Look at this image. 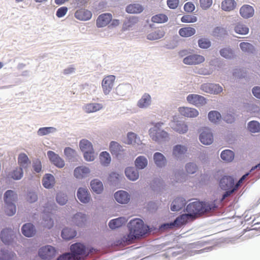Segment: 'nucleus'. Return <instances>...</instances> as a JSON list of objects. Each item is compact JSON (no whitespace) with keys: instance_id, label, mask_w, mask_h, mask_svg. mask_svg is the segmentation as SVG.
<instances>
[{"instance_id":"9d476101","label":"nucleus","mask_w":260,"mask_h":260,"mask_svg":"<svg viewBox=\"0 0 260 260\" xmlns=\"http://www.w3.org/2000/svg\"><path fill=\"white\" fill-rule=\"evenodd\" d=\"M187 102L197 107H200L206 103V99L200 95L190 94L186 98Z\"/></svg>"},{"instance_id":"dca6fc26","label":"nucleus","mask_w":260,"mask_h":260,"mask_svg":"<svg viewBox=\"0 0 260 260\" xmlns=\"http://www.w3.org/2000/svg\"><path fill=\"white\" fill-rule=\"evenodd\" d=\"M114 198L118 203L125 204L129 201L130 195L126 191L121 190L114 193Z\"/></svg>"},{"instance_id":"ea45409f","label":"nucleus","mask_w":260,"mask_h":260,"mask_svg":"<svg viewBox=\"0 0 260 260\" xmlns=\"http://www.w3.org/2000/svg\"><path fill=\"white\" fill-rule=\"evenodd\" d=\"M18 161L20 165V167L23 169H26L28 165L30 164L27 156L24 153H20L18 158Z\"/></svg>"},{"instance_id":"20e7f679","label":"nucleus","mask_w":260,"mask_h":260,"mask_svg":"<svg viewBox=\"0 0 260 260\" xmlns=\"http://www.w3.org/2000/svg\"><path fill=\"white\" fill-rule=\"evenodd\" d=\"M163 125L164 123L162 122L156 123L154 126L150 128L149 131L151 139L158 143L167 140L169 137L168 133L160 128Z\"/></svg>"},{"instance_id":"e433bc0d","label":"nucleus","mask_w":260,"mask_h":260,"mask_svg":"<svg viewBox=\"0 0 260 260\" xmlns=\"http://www.w3.org/2000/svg\"><path fill=\"white\" fill-rule=\"evenodd\" d=\"M196 30L194 28L190 27H186L181 28L179 30V34L180 36L184 38H188L194 35Z\"/></svg>"},{"instance_id":"680f3d73","label":"nucleus","mask_w":260,"mask_h":260,"mask_svg":"<svg viewBox=\"0 0 260 260\" xmlns=\"http://www.w3.org/2000/svg\"><path fill=\"white\" fill-rule=\"evenodd\" d=\"M168 18L167 15L163 14H159L153 16L151 18V21L154 23H161L167 22Z\"/></svg>"},{"instance_id":"49530a36","label":"nucleus","mask_w":260,"mask_h":260,"mask_svg":"<svg viewBox=\"0 0 260 260\" xmlns=\"http://www.w3.org/2000/svg\"><path fill=\"white\" fill-rule=\"evenodd\" d=\"M220 55L226 59H232L234 57V51L230 47H225L220 50Z\"/></svg>"},{"instance_id":"b1692460","label":"nucleus","mask_w":260,"mask_h":260,"mask_svg":"<svg viewBox=\"0 0 260 260\" xmlns=\"http://www.w3.org/2000/svg\"><path fill=\"white\" fill-rule=\"evenodd\" d=\"M75 16L77 19L80 20L86 21L91 18L92 13L87 10L80 9L76 11Z\"/></svg>"},{"instance_id":"09e8293b","label":"nucleus","mask_w":260,"mask_h":260,"mask_svg":"<svg viewBox=\"0 0 260 260\" xmlns=\"http://www.w3.org/2000/svg\"><path fill=\"white\" fill-rule=\"evenodd\" d=\"M79 147L83 152L91 151L93 149L92 144L85 139H82L80 141Z\"/></svg>"},{"instance_id":"2f4dec72","label":"nucleus","mask_w":260,"mask_h":260,"mask_svg":"<svg viewBox=\"0 0 260 260\" xmlns=\"http://www.w3.org/2000/svg\"><path fill=\"white\" fill-rule=\"evenodd\" d=\"M77 234L76 231L72 228H64L61 231L62 238L66 240H69L74 238Z\"/></svg>"},{"instance_id":"9b49d317","label":"nucleus","mask_w":260,"mask_h":260,"mask_svg":"<svg viewBox=\"0 0 260 260\" xmlns=\"http://www.w3.org/2000/svg\"><path fill=\"white\" fill-rule=\"evenodd\" d=\"M199 139L202 144L206 145H210L213 141L212 133L210 129L208 128L203 129L200 135Z\"/></svg>"},{"instance_id":"3c124183","label":"nucleus","mask_w":260,"mask_h":260,"mask_svg":"<svg viewBox=\"0 0 260 260\" xmlns=\"http://www.w3.org/2000/svg\"><path fill=\"white\" fill-rule=\"evenodd\" d=\"M247 128L251 133H258L260 132V123L257 121H251L248 123Z\"/></svg>"},{"instance_id":"bf43d9fd","label":"nucleus","mask_w":260,"mask_h":260,"mask_svg":"<svg viewBox=\"0 0 260 260\" xmlns=\"http://www.w3.org/2000/svg\"><path fill=\"white\" fill-rule=\"evenodd\" d=\"M110 150L113 154L117 155L119 152L123 151L122 146L117 142L112 141L110 144Z\"/></svg>"},{"instance_id":"473e14b6","label":"nucleus","mask_w":260,"mask_h":260,"mask_svg":"<svg viewBox=\"0 0 260 260\" xmlns=\"http://www.w3.org/2000/svg\"><path fill=\"white\" fill-rule=\"evenodd\" d=\"M132 89V86L130 84H119L116 88V92L118 95L123 96L130 92Z\"/></svg>"},{"instance_id":"ddd939ff","label":"nucleus","mask_w":260,"mask_h":260,"mask_svg":"<svg viewBox=\"0 0 260 260\" xmlns=\"http://www.w3.org/2000/svg\"><path fill=\"white\" fill-rule=\"evenodd\" d=\"M171 127L175 132L180 134H185L188 131V126L183 121H172L170 123Z\"/></svg>"},{"instance_id":"4be33fe9","label":"nucleus","mask_w":260,"mask_h":260,"mask_svg":"<svg viewBox=\"0 0 260 260\" xmlns=\"http://www.w3.org/2000/svg\"><path fill=\"white\" fill-rule=\"evenodd\" d=\"M153 160L157 167L161 168L167 164L166 157L160 152H155L153 154Z\"/></svg>"},{"instance_id":"0eeeda50","label":"nucleus","mask_w":260,"mask_h":260,"mask_svg":"<svg viewBox=\"0 0 260 260\" xmlns=\"http://www.w3.org/2000/svg\"><path fill=\"white\" fill-rule=\"evenodd\" d=\"M16 235L11 229L6 228L3 229L0 235L2 241L6 245H10L14 241Z\"/></svg>"},{"instance_id":"393cba45","label":"nucleus","mask_w":260,"mask_h":260,"mask_svg":"<svg viewBox=\"0 0 260 260\" xmlns=\"http://www.w3.org/2000/svg\"><path fill=\"white\" fill-rule=\"evenodd\" d=\"M104 108L102 104L91 103L85 104L83 107V110L87 113H94L99 111Z\"/></svg>"},{"instance_id":"6e6552de","label":"nucleus","mask_w":260,"mask_h":260,"mask_svg":"<svg viewBox=\"0 0 260 260\" xmlns=\"http://www.w3.org/2000/svg\"><path fill=\"white\" fill-rule=\"evenodd\" d=\"M115 76L109 75L106 76L102 81V87L105 95H108L111 92L114 86Z\"/></svg>"},{"instance_id":"c9c22d12","label":"nucleus","mask_w":260,"mask_h":260,"mask_svg":"<svg viewBox=\"0 0 260 260\" xmlns=\"http://www.w3.org/2000/svg\"><path fill=\"white\" fill-rule=\"evenodd\" d=\"M126 222V219L124 217H118L111 220L109 222V226L112 230H114L122 226Z\"/></svg>"},{"instance_id":"f3484780","label":"nucleus","mask_w":260,"mask_h":260,"mask_svg":"<svg viewBox=\"0 0 260 260\" xmlns=\"http://www.w3.org/2000/svg\"><path fill=\"white\" fill-rule=\"evenodd\" d=\"M219 186L222 190L232 188L235 186L234 178L231 176L223 177L220 180Z\"/></svg>"},{"instance_id":"5fc2aeb1","label":"nucleus","mask_w":260,"mask_h":260,"mask_svg":"<svg viewBox=\"0 0 260 260\" xmlns=\"http://www.w3.org/2000/svg\"><path fill=\"white\" fill-rule=\"evenodd\" d=\"M127 144L135 145L139 144L141 142L140 139L137 135L134 133L129 132L127 135Z\"/></svg>"},{"instance_id":"412c9836","label":"nucleus","mask_w":260,"mask_h":260,"mask_svg":"<svg viewBox=\"0 0 260 260\" xmlns=\"http://www.w3.org/2000/svg\"><path fill=\"white\" fill-rule=\"evenodd\" d=\"M21 232L25 237H31L35 235L36 230L33 224L29 222L25 223L22 225Z\"/></svg>"},{"instance_id":"a18cd8bd","label":"nucleus","mask_w":260,"mask_h":260,"mask_svg":"<svg viewBox=\"0 0 260 260\" xmlns=\"http://www.w3.org/2000/svg\"><path fill=\"white\" fill-rule=\"evenodd\" d=\"M227 35V31L225 28L217 26L214 28L212 31L213 36L220 39Z\"/></svg>"},{"instance_id":"c85d7f7f","label":"nucleus","mask_w":260,"mask_h":260,"mask_svg":"<svg viewBox=\"0 0 260 260\" xmlns=\"http://www.w3.org/2000/svg\"><path fill=\"white\" fill-rule=\"evenodd\" d=\"M125 10L128 13L139 14L144 10V7L139 3H134L127 6Z\"/></svg>"},{"instance_id":"7ed1b4c3","label":"nucleus","mask_w":260,"mask_h":260,"mask_svg":"<svg viewBox=\"0 0 260 260\" xmlns=\"http://www.w3.org/2000/svg\"><path fill=\"white\" fill-rule=\"evenodd\" d=\"M127 226L129 230L127 237L129 242H132L149 232V226L145 225L143 220L139 218L131 220Z\"/></svg>"},{"instance_id":"338daca9","label":"nucleus","mask_w":260,"mask_h":260,"mask_svg":"<svg viewBox=\"0 0 260 260\" xmlns=\"http://www.w3.org/2000/svg\"><path fill=\"white\" fill-rule=\"evenodd\" d=\"M23 168L19 167L16 168L11 174V177L14 180L20 179L23 174Z\"/></svg>"},{"instance_id":"f8f14e48","label":"nucleus","mask_w":260,"mask_h":260,"mask_svg":"<svg viewBox=\"0 0 260 260\" xmlns=\"http://www.w3.org/2000/svg\"><path fill=\"white\" fill-rule=\"evenodd\" d=\"M47 156L50 161L56 167L62 168L64 166V161L58 154L49 150L47 152Z\"/></svg>"},{"instance_id":"f257e3e1","label":"nucleus","mask_w":260,"mask_h":260,"mask_svg":"<svg viewBox=\"0 0 260 260\" xmlns=\"http://www.w3.org/2000/svg\"><path fill=\"white\" fill-rule=\"evenodd\" d=\"M216 201L200 202L198 201L189 203L185 209L187 213L178 217L173 222L165 223L162 225L164 229H170L175 226H180L185 223L188 220L194 218L197 215L212 213L217 210Z\"/></svg>"},{"instance_id":"052dcab7","label":"nucleus","mask_w":260,"mask_h":260,"mask_svg":"<svg viewBox=\"0 0 260 260\" xmlns=\"http://www.w3.org/2000/svg\"><path fill=\"white\" fill-rule=\"evenodd\" d=\"M198 46L202 49H208L211 46V42L206 38H202L199 39L198 41Z\"/></svg>"},{"instance_id":"4d7b16f0","label":"nucleus","mask_w":260,"mask_h":260,"mask_svg":"<svg viewBox=\"0 0 260 260\" xmlns=\"http://www.w3.org/2000/svg\"><path fill=\"white\" fill-rule=\"evenodd\" d=\"M101 163L102 165L107 166L111 162V157L109 153L103 151L100 156Z\"/></svg>"},{"instance_id":"6ab92c4d","label":"nucleus","mask_w":260,"mask_h":260,"mask_svg":"<svg viewBox=\"0 0 260 260\" xmlns=\"http://www.w3.org/2000/svg\"><path fill=\"white\" fill-rule=\"evenodd\" d=\"M112 16L110 13H104L100 15L96 20V26L98 27H103L108 25L112 20Z\"/></svg>"},{"instance_id":"1a4fd4ad","label":"nucleus","mask_w":260,"mask_h":260,"mask_svg":"<svg viewBox=\"0 0 260 260\" xmlns=\"http://www.w3.org/2000/svg\"><path fill=\"white\" fill-rule=\"evenodd\" d=\"M205 61V57L201 55L192 54L185 57L183 62L187 65L198 64Z\"/></svg>"},{"instance_id":"0e129e2a","label":"nucleus","mask_w":260,"mask_h":260,"mask_svg":"<svg viewBox=\"0 0 260 260\" xmlns=\"http://www.w3.org/2000/svg\"><path fill=\"white\" fill-rule=\"evenodd\" d=\"M16 211L15 203L5 204V212L8 216L14 215Z\"/></svg>"},{"instance_id":"423d86ee","label":"nucleus","mask_w":260,"mask_h":260,"mask_svg":"<svg viewBox=\"0 0 260 260\" xmlns=\"http://www.w3.org/2000/svg\"><path fill=\"white\" fill-rule=\"evenodd\" d=\"M187 147L185 145L177 144L173 147L172 156L177 161H182L185 156Z\"/></svg>"},{"instance_id":"de8ad7c7","label":"nucleus","mask_w":260,"mask_h":260,"mask_svg":"<svg viewBox=\"0 0 260 260\" xmlns=\"http://www.w3.org/2000/svg\"><path fill=\"white\" fill-rule=\"evenodd\" d=\"M56 128L54 127H43L40 128L37 131V135L43 136L56 132Z\"/></svg>"},{"instance_id":"69168bd1","label":"nucleus","mask_w":260,"mask_h":260,"mask_svg":"<svg viewBox=\"0 0 260 260\" xmlns=\"http://www.w3.org/2000/svg\"><path fill=\"white\" fill-rule=\"evenodd\" d=\"M56 201L60 205H64L68 201L67 195L63 192H58L56 196Z\"/></svg>"},{"instance_id":"aec40b11","label":"nucleus","mask_w":260,"mask_h":260,"mask_svg":"<svg viewBox=\"0 0 260 260\" xmlns=\"http://www.w3.org/2000/svg\"><path fill=\"white\" fill-rule=\"evenodd\" d=\"M90 173V170L85 166H79L74 171V175L77 179H81L87 177Z\"/></svg>"},{"instance_id":"8fccbe9b","label":"nucleus","mask_w":260,"mask_h":260,"mask_svg":"<svg viewBox=\"0 0 260 260\" xmlns=\"http://www.w3.org/2000/svg\"><path fill=\"white\" fill-rule=\"evenodd\" d=\"M235 32L241 35H245L248 33L249 28L243 23H237L235 26Z\"/></svg>"},{"instance_id":"5701e85b","label":"nucleus","mask_w":260,"mask_h":260,"mask_svg":"<svg viewBox=\"0 0 260 260\" xmlns=\"http://www.w3.org/2000/svg\"><path fill=\"white\" fill-rule=\"evenodd\" d=\"M151 104V98L149 94L145 93L138 101L137 106L140 108L146 109Z\"/></svg>"},{"instance_id":"2eb2a0df","label":"nucleus","mask_w":260,"mask_h":260,"mask_svg":"<svg viewBox=\"0 0 260 260\" xmlns=\"http://www.w3.org/2000/svg\"><path fill=\"white\" fill-rule=\"evenodd\" d=\"M185 199L182 197H176L172 202L170 209L172 211H179L186 205Z\"/></svg>"},{"instance_id":"a878e982","label":"nucleus","mask_w":260,"mask_h":260,"mask_svg":"<svg viewBox=\"0 0 260 260\" xmlns=\"http://www.w3.org/2000/svg\"><path fill=\"white\" fill-rule=\"evenodd\" d=\"M180 113L187 117H196L199 115V112L195 109L189 107H180L179 108Z\"/></svg>"},{"instance_id":"603ef678","label":"nucleus","mask_w":260,"mask_h":260,"mask_svg":"<svg viewBox=\"0 0 260 260\" xmlns=\"http://www.w3.org/2000/svg\"><path fill=\"white\" fill-rule=\"evenodd\" d=\"M138 22V18L137 17H131L124 22L123 25V29L124 30L129 29L130 28H132Z\"/></svg>"},{"instance_id":"864d4df0","label":"nucleus","mask_w":260,"mask_h":260,"mask_svg":"<svg viewBox=\"0 0 260 260\" xmlns=\"http://www.w3.org/2000/svg\"><path fill=\"white\" fill-rule=\"evenodd\" d=\"M15 253L8 250L2 249L0 251V260H11L14 256Z\"/></svg>"},{"instance_id":"774afa93","label":"nucleus","mask_w":260,"mask_h":260,"mask_svg":"<svg viewBox=\"0 0 260 260\" xmlns=\"http://www.w3.org/2000/svg\"><path fill=\"white\" fill-rule=\"evenodd\" d=\"M185 168L187 173L193 174L196 172L198 167L196 164L188 162L185 165Z\"/></svg>"},{"instance_id":"a211bd4d","label":"nucleus","mask_w":260,"mask_h":260,"mask_svg":"<svg viewBox=\"0 0 260 260\" xmlns=\"http://www.w3.org/2000/svg\"><path fill=\"white\" fill-rule=\"evenodd\" d=\"M86 215L81 212H78L72 217L71 224L78 227L83 226L86 221Z\"/></svg>"},{"instance_id":"4468645a","label":"nucleus","mask_w":260,"mask_h":260,"mask_svg":"<svg viewBox=\"0 0 260 260\" xmlns=\"http://www.w3.org/2000/svg\"><path fill=\"white\" fill-rule=\"evenodd\" d=\"M77 197L78 200L84 204L89 202L90 194L88 189L84 187H80L77 191Z\"/></svg>"},{"instance_id":"4c0bfd02","label":"nucleus","mask_w":260,"mask_h":260,"mask_svg":"<svg viewBox=\"0 0 260 260\" xmlns=\"http://www.w3.org/2000/svg\"><path fill=\"white\" fill-rule=\"evenodd\" d=\"M135 165L137 169H143L148 165L147 159L144 156H139L136 158L135 161Z\"/></svg>"},{"instance_id":"f03ea898","label":"nucleus","mask_w":260,"mask_h":260,"mask_svg":"<svg viewBox=\"0 0 260 260\" xmlns=\"http://www.w3.org/2000/svg\"><path fill=\"white\" fill-rule=\"evenodd\" d=\"M70 250L71 252L62 254L56 260H82L95 251L94 248H86L81 243H75L72 244Z\"/></svg>"},{"instance_id":"e2e57ef3","label":"nucleus","mask_w":260,"mask_h":260,"mask_svg":"<svg viewBox=\"0 0 260 260\" xmlns=\"http://www.w3.org/2000/svg\"><path fill=\"white\" fill-rule=\"evenodd\" d=\"M186 175L181 171H176L174 175V178L172 182H183L185 181Z\"/></svg>"},{"instance_id":"a19ab883","label":"nucleus","mask_w":260,"mask_h":260,"mask_svg":"<svg viewBox=\"0 0 260 260\" xmlns=\"http://www.w3.org/2000/svg\"><path fill=\"white\" fill-rule=\"evenodd\" d=\"M239 47L243 52L247 54H252L255 51L254 46L248 42H242L240 43Z\"/></svg>"},{"instance_id":"c03bdc74","label":"nucleus","mask_w":260,"mask_h":260,"mask_svg":"<svg viewBox=\"0 0 260 260\" xmlns=\"http://www.w3.org/2000/svg\"><path fill=\"white\" fill-rule=\"evenodd\" d=\"M122 175L115 172H112L109 174L108 180L113 185H117L122 179Z\"/></svg>"},{"instance_id":"79ce46f5","label":"nucleus","mask_w":260,"mask_h":260,"mask_svg":"<svg viewBox=\"0 0 260 260\" xmlns=\"http://www.w3.org/2000/svg\"><path fill=\"white\" fill-rule=\"evenodd\" d=\"M235 154L233 151L226 149L222 151L220 154L221 158L226 162H231L234 158Z\"/></svg>"},{"instance_id":"c756f323","label":"nucleus","mask_w":260,"mask_h":260,"mask_svg":"<svg viewBox=\"0 0 260 260\" xmlns=\"http://www.w3.org/2000/svg\"><path fill=\"white\" fill-rule=\"evenodd\" d=\"M125 174L128 179L132 181H136L139 178V174L137 168L128 167L125 170Z\"/></svg>"},{"instance_id":"58836bf2","label":"nucleus","mask_w":260,"mask_h":260,"mask_svg":"<svg viewBox=\"0 0 260 260\" xmlns=\"http://www.w3.org/2000/svg\"><path fill=\"white\" fill-rule=\"evenodd\" d=\"M64 153L70 161L73 162L77 159L78 155L76 151L70 147L65 148Z\"/></svg>"},{"instance_id":"f704fd0d","label":"nucleus","mask_w":260,"mask_h":260,"mask_svg":"<svg viewBox=\"0 0 260 260\" xmlns=\"http://www.w3.org/2000/svg\"><path fill=\"white\" fill-rule=\"evenodd\" d=\"M90 186L93 191L97 194L102 193L104 189L102 182L97 179L91 181Z\"/></svg>"},{"instance_id":"72a5a7b5","label":"nucleus","mask_w":260,"mask_h":260,"mask_svg":"<svg viewBox=\"0 0 260 260\" xmlns=\"http://www.w3.org/2000/svg\"><path fill=\"white\" fill-rule=\"evenodd\" d=\"M237 3L235 0H224L221 2V9L226 12H230L235 9Z\"/></svg>"},{"instance_id":"7c9ffc66","label":"nucleus","mask_w":260,"mask_h":260,"mask_svg":"<svg viewBox=\"0 0 260 260\" xmlns=\"http://www.w3.org/2000/svg\"><path fill=\"white\" fill-rule=\"evenodd\" d=\"M54 183V177L50 174H46L42 179L43 185L46 188L50 189L52 188Z\"/></svg>"},{"instance_id":"13d9d810","label":"nucleus","mask_w":260,"mask_h":260,"mask_svg":"<svg viewBox=\"0 0 260 260\" xmlns=\"http://www.w3.org/2000/svg\"><path fill=\"white\" fill-rule=\"evenodd\" d=\"M42 224L43 226L48 229H50L53 226L54 222L49 215L45 214L43 216Z\"/></svg>"},{"instance_id":"39448f33","label":"nucleus","mask_w":260,"mask_h":260,"mask_svg":"<svg viewBox=\"0 0 260 260\" xmlns=\"http://www.w3.org/2000/svg\"><path fill=\"white\" fill-rule=\"evenodd\" d=\"M57 251L55 247L51 245H45L41 247L38 251L40 257L44 260H50L56 255Z\"/></svg>"},{"instance_id":"bb28decb","label":"nucleus","mask_w":260,"mask_h":260,"mask_svg":"<svg viewBox=\"0 0 260 260\" xmlns=\"http://www.w3.org/2000/svg\"><path fill=\"white\" fill-rule=\"evenodd\" d=\"M17 193L12 190H7L4 194L5 204L15 203L17 200Z\"/></svg>"},{"instance_id":"37998d69","label":"nucleus","mask_w":260,"mask_h":260,"mask_svg":"<svg viewBox=\"0 0 260 260\" xmlns=\"http://www.w3.org/2000/svg\"><path fill=\"white\" fill-rule=\"evenodd\" d=\"M165 31L162 29H157L147 36V39L149 40H156L162 38L165 35Z\"/></svg>"},{"instance_id":"6e6d98bb","label":"nucleus","mask_w":260,"mask_h":260,"mask_svg":"<svg viewBox=\"0 0 260 260\" xmlns=\"http://www.w3.org/2000/svg\"><path fill=\"white\" fill-rule=\"evenodd\" d=\"M221 117L220 113L217 111H211L208 113V118L209 120L214 123L218 122Z\"/></svg>"},{"instance_id":"cd10ccee","label":"nucleus","mask_w":260,"mask_h":260,"mask_svg":"<svg viewBox=\"0 0 260 260\" xmlns=\"http://www.w3.org/2000/svg\"><path fill=\"white\" fill-rule=\"evenodd\" d=\"M254 13L253 8L249 5H243L240 9V14L244 18H249L252 17Z\"/></svg>"}]
</instances>
